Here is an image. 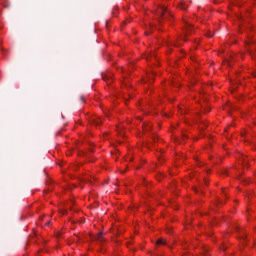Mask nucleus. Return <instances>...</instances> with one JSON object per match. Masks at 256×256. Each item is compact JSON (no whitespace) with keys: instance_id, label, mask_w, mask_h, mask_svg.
<instances>
[{"instance_id":"obj_14","label":"nucleus","mask_w":256,"mask_h":256,"mask_svg":"<svg viewBox=\"0 0 256 256\" xmlns=\"http://www.w3.org/2000/svg\"><path fill=\"white\" fill-rule=\"evenodd\" d=\"M182 139H187V136H186V135H183V136H182Z\"/></svg>"},{"instance_id":"obj_3","label":"nucleus","mask_w":256,"mask_h":256,"mask_svg":"<svg viewBox=\"0 0 256 256\" xmlns=\"http://www.w3.org/2000/svg\"><path fill=\"white\" fill-rule=\"evenodd\" d=\"M96 241H99V243H103L105 241V238H103V232H99L97 236L94 238Z\"/></svg>"},{"instance_id":"obj_13","label":"nucleus","mask_w":256,"mask_h":256,"mask_svg":"<svg viewBox=\"0 0 256 256\" xmlns=\"http://www.w3.org/2000/svg\"><path fill=\"white\" fill-rule=\"evenodd\" d=\"M242 163H247V160H245V158L242 159Z\"/></svg>"},{"instance_id":"obj_19","label":"nucleus","mask_w":256,"mask_h":256,"mask_svg":"<svg viewBox=\"0 0 256 256\" xmlns=\"http://www.w3.org/2000/svg\"><path fill=\"white\" fill-rule=\"evenodd\" d=\"M254 77H256V72L254 73Z\"/></svg>"},{"instance_id":"obj_20","label":"nucleus","mask_w":256,"mask_h":256,"mask_svg":"<svg viewBox=\"0 0 256 256\" xmlns=\"http://www.w3.org/2000/svg\"><path fill=\"white\" fill-rule=\"evenodd\" d=\"M181 114L183 115V111H181Z\"/></svg>"},{"instance_id":"obj_5","label":"nucleus","mask_w":256,"mask_h":256,"mask_svg":"<svg viewBox=\"0 0 256 256\" xmlns=\"http://www.w3.org/2000/svg\"><path fill=\"white\" fill-rule=\"evenodd\" d=\"M187 4L185 2H181L180 4V9H182V11H187Z\"/></svg>"},{"instance_id":"obj_21","label":"nucleus","mask_w":256,"mask_h":256,"mask_svg":"<svg viewBox=\"0 0 256 256\" xmlns=\"http://www.w3.org/2000/svg\"><path fill=\"white\" fill-rule=\"evenodd\" d=\"M222 173H225V170Z\"/></svg>"},{"instance_id":"obj_1","label":"nucleus","mask_w":256,"mask_h":256,"mask_svg":"<svg viewBox=\"0 0 256 256\" xmlns=\"http://www.w3.org/2000/svg\"><path fill=\"white\" fill-rule=\"evenodd\" d=\"M157 15L160 17L159 23H163L164 19H167V17H171V13L167 12V8L165 6H160L157 9Z\"/></svg>"},{"instance_id":"obj_4","label":"nucleus","mask_w":256,"mask_h":256,"mask_svg":"<svg viewBox=\"0 0 256 256\" xmlns=\"http://www.w3.org/2000/svg\"><path fill=\"white\" fill-rule=\"evenodd\" d=\"M156 245H167V242L163 238H159Z\"/></svg>"},{"instance_id":"obj_18","label":"nucleus","mask_w":256,"mask_h":256,"mask_svg":"<svg viewBox=\"0 0 256 256\" xmlns=\"http://www.w3.org/2000/svg\"><path fill=\"white\" fill-rule=\"evenodd\" d=\"M221 249H222L223 251H225L226 248H225V247H222Z\"/></svg>"},{"instance_id":"obj_12","label":"nucleus","mask_w":256,"mask_h":256,"mask_svg":"<svg viewBox=\"0 0 256 256\" xmlns=\"http://www.w3.org/2000/svg\"><path fill=\"white\" fill-rule=\"evenodd\" d=\"M226 65L228 66V67H231V62H229V60H226Z\"/></svg>"},{"instance_id":"obj_9","label":"nucleus","mask_w":256,"mask_h":256,"mask_svg":"<svg viewBox=\"0 0 256 256\" xmlns=\"http://www.w3.org/2000/svg\"><path fill=\"white\" fill-rule=\"evenodd\" d=\"M102 79H103L104 81H109V78H108L107 75H102Z\"/></svg>"},{"instance_id":"obj_8","label":"nucleus","mask_w":256,"mask_h":256,"mask_svg":"<svg viewBox=\"0 0 256 256\" xmlns=\"http://www.w3.org/2000/svg\"><path fill=\"white\" fill-rule=\"evenodd\" d=\"M146 59H147V61H149L151 59H155V54H152L151 56H147Z\"/></svg>"},{"instance_id":"obj_17","label":"nucleus","mask_w":256,"mask_h":256,"mask_svg":"<svg viewBox=\"0 0 256 256\" xmlns=\"http://www.w3.org/2000/svg\"><path fill=\"white\" fill-rule=\"evenodd\" d=\"M149 33H151V32H149V31H146V35H149Z\"/></svg>"},{"instance_id":"obj_11","label":"nucleus","mask_w":256,"mask_h":256,"mask_svg":"<svg viewBox=\"0 0 256 256\" xmlns=\"http://www.w3.org/2000/svg\"><path fill=\"white\" fill-rule=\"evenodd\" d=\"M80 101H81V103H85V97L81 96Z\"/></svg>"},{"instance_id":"obj_6","label":"nucleus","mask_w":256,"mask_h":256,"mask_svg":"<svg viewBox=\"0 0 256 256\" xmlns=\"http://www.w3.org/2000/svg\"><path fill=\"white\" fill-rule=\"evenodd\" d=\"M92 122L94 125H101L103 123V121H101V119H93Z\"/></svg>"},{"instance_id":"obj_2","label":"nucleus","mask_w":256,"mask_h":256,"mask_svg":"<svg viewBox=\"0 0 256 256\" xmlns=\"http://www.w3.org/2000/svg\"><path fill=\"white\" fill-rule=\"evenodd\" d=\"M246 47L250 57L253 59V57H255L256 47L253 46V40H251V38L249 37L248 40L246 41Z\"/></svg>"},{"instance_id":"obj_10","label":"nucleus","mask_w":256,"mask_h":256,"mask_svg":"<svg viewBox=\"0 0 256 256\" xmlns=\"http://www.w3.org/2000/svg\"><path fill=\"white\" fill-rule=\"evenodd\" d=\"M186 29H187V31H189V29H191V24L186 23Z\"/></svg>"},{"instance_id":"obj_16","label":"nucleus","mask_w":256,"mask_h":256,"mask_svg":"<svg viewBox=\"0 0 256 256\" xmlns=\"http://www.w3.org/2000/svg\"><path fill=\"white\" fill-rule=\"evenodd\" d=\"M208 37H213V34H208Z\"/></svg>"},{"instance_id":"obj_15","label":"nucleus","mask_w":256,"mask_h":256,"mask_svg":"<svg viewBox=\"0 0 256 256\" xmlns=\"http://www.w3.org/2000/svg\"><path fill=\"white\" fill-rule=\"evenodd\" d=\"M50 224H51V222H50V221L46 222V225H50Z\"/></svg>"},{"instance_id":"obj_7","label":"nucleus","mask_w":256,"mask_h":256,"mask_svg":"<svg viewBox=\"0 0 256 256\" xmlns=\"http://www.w3.org/2000/svg\"><path fill=\"white\" fill-rule=\"evenodd\" d=\"M143 129H144V131H150V129H151V124H146V125H144V126H143Z\"/></svg>"}]
</instances>
